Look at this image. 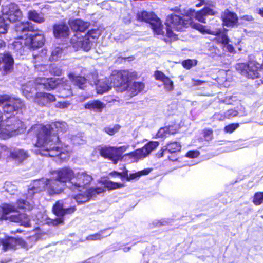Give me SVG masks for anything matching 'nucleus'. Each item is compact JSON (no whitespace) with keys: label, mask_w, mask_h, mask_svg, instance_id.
Here are the masks:
<instances>
[{"label":"nucleus","mask_w":263,"mask_h":263,"mask_svg":"<svg viewBox=\"0 0 263 263\" xmlns=\"http://www.w3.org/2000/svg\"><path fill=\"white\" fill-rule=\"evenodd\" d=\"M68 129L65 122H55L49 125H37L32 130L37 132L35 146L41 148V155L49 157L59 156L62 160H66L70 156V151L63 148L59 143V134H63Z\"/></svg>","instance_id":"nucleus-1"},{"label":"nucleus","mask_w":263,"mask_h":263,"mask_svg":"<svg viewBox=\"0 0 263 263\" xmlns=\"http://www.w3.org/2000/svg\"><path fill=\"white\" fill-rule=\"evenodd\" d=\"M59 87V97L66 98L72 95L71 86L66 80L59 78H45L39 77L35 81H30L22 87L23 94L27 98H34L37 90L42 89H53Z\"/></svg>","instance_id":"nucleus-2"},{"label":"nucleus","mask_w":263,"mask_h":263,"mask_svg":"<svg viewBox=\"0 0 263 263\" xmlns=\"http://www.w3.org/2000/svg\"><path fill=\"white\" fill-rule=\"evenodd\" d=\"M171 10L173 13L167 16L165 23L167 26L166 34L170 37L173 35L172 29L182 31L190 23V20L186 19L187 16L183 14L182 11L179 7H175Z\"/></svg>","instance_id":"nucleus-3"},{"label":"nucleus","mask_w":263,"mask_h":263,"mask_svg":"<svg viewBox=\"0 0 263 263\" xmlns=\"http://www.w3.org/2000/svg\"><path fill=\"white\" fill-rule=\"evenodd\" d=\"M23 124L15 118L3 121V116L0 112V138L7 139L23 132Z\"/></svg>","instance_id":"nucleus-4"},{"label":"nucleus","mask_w":263,"mask_h":263,"mask_svg":"<svg viewBox=\"0 0 263 263\" xmlns=\"http://www.w3.org/2000/svg\"><path fill=\"white\" fill-rule=\"evenodd\" d=\"M137 76V72L133 70L115 71L110 76V79L116 90L122 92L127 89L129 80Z\"/></svg>","instance_id":"nucleus-5"},{"label":"nucleus","mask_w":263,"mask_h":263,"mask_svg":"<svg viewBox=\"0 0 263 263\" xmlns=\"http://www.w3.org/2000/svg\"><path fill=\"white\" fill-rule=\"evenodd\" d=\"M2 215L1 218L9 219L14 222L19 223L26 227H30L31 222L27 215L25 213H18L16 208L13 205L5 204L2 206Z\"/></svg>","instance_id":"nucleus-6"},{"label":"nucleus","mask_w":263,"mask_h":263,"mask_svg":"<svg viewBox=\"0 0 263 263\" xmlns=\"http://www.w3.org/2000/svg\"><path fill=\"white\" fill-rule=\"evenodd\" d=\"M193 28L198 30L202 33H206L216 35L215 40L218 43H221L223 45V48L230 53H232L234 48L233 46L229 44L230 40L226 33H222L220 35L221 30L219 29H216L214 30H211L208 26H204L199 23H193L192 24Z\"/></svg>","instance_id":"nucleus-7"},{"label":"nucleus","mask_w":263,"mask_h":263,"mask_svg":"<svg viewBox=\"0 0 263 263\" xmlns=\"http://www.w3.org/2000/svg\"><path fill=\"white\" fill-rule=\"evenodd\" d=\"M32 27L30 25L28 22H21L15 25V30L17 39L13 43L11 47L17 52L22 54L25 47H27L24 42L26 41L25 33L30 32Z\"/></svg>","instance_id":"nucleus-8"},{"label":"nucleus","mask_w":263,"mask_h":263,"mask_svg":"<svg viewBox=\"0 0 263 263\" xmlns=\"http://www.w3.org/2000/svg\"><path fill=\"white\" fill-rule=\"evenodd\" d=\"M71 200V199H67L65 200L64 202L62 201L57 202L53 206L52 210L54 214L59 217L54 219H48L49 221L47 222L55 226L62 223L64 221L63 216L64 215L73 213L76 210L75 205H72L70 207H67L66 206L71 204L69 203V201Z\"/></svg>","instance_id":"nucleus-9"},{"label":"nucleus","mask_w":263,"mask_h":263,"mask_svg":"<svg viewBox=\"0 0 263 263\" xmlns=\"http://www.w3.org/2000/svg\"><path fill=\"white\" fill-rule=\"evenodd\" d=\"M236 69L242 75L252 79L259 78L261 72L260 64L254 61H250L247 64H237Z\"/></svg>","instance_id":"nucleus-10"},{"label":"nucleus","mask_w":263,"mask_h":263,"mask_svg":"<svg viewBox=\"0 0 263 263\" xmlns=\"http://www.w3.org/2000/svg\"><path fill=\"white\" fill-rule=\"evenodd\" d=\"M92 177L86 171H80L74 172V175L71 180V187L72 190H77L82 192L83 190L88 189L92 181Z\"/></svg>","instance_id":"nucleus-11"},{"label":"nucleus","mask_w":263,"mask_h":263,"mask_svg":"<svg viewBox=\"0 0 263 263\" xmlns=\"http://www.w3.org/2000/svg\"><path fill=\"white\" fill-rule=\"evenodd\" d=\"M137 18L139 21L148 23L155 33L158 35L163 34L164 31L161 22L153 13L145 11L139 12L137 14Z\"/></svg>","instance_id":"nucleus-12"},{"label":"nucleus","mask_w":263,"mask_h":263,"mask_svg":"<svg viewBox=\"0 0 263 263\" xmlns=\"http://www.w3.org/2000/svg\"><path fill=\"white\" fill-rule=\"evenodd\" d=\"M128 146H122L120 147H107L103 146L99 148V153L101 156L105 158H108L117 164L119 161L124 157L127 156H122V154L126 151Z\"/></svg>","instance_id":"nucleus-13"},{"label":"nucleus","mask_w":263,"mask_h":263,"mask_svg":"<svg viewBox=\"0 0 263 263\" xmlns=\"http://www.w3.org/2000/svg\"><path fill=\"white\" fill-rule=\"evenodd\" d=\"M6 114H12L22 109L24 107V102L19 98H12L8 95H0V105Z\"/></svg>","instance_id":"nucleus-14"},{"label":"nucleus","mask_w":263,"mask_h":263,"mask_svg":"<svg viewBox=\"0 0 263 263\" xmlns=\"http://www.w3.org/2000/svg\"><path fill=\"white\" fill-rule=\"evenodd\" d=\"M2 12L3 16L9 22L20 21L22 15L18 6L14 3L3 6Z\"/></svg>","instance_id":"nucleus-15"},{"label":"nucleus","mask_w":263,"mask_h":263,"mask_svg":"<svg viewBox=\"0 0 263 263\" xmlns=\"http://www.w3.org/2000/svg\"><path fill=\"white\" fill-rule=\"evenodd\" d=\"M51 176L54 179H57L59 182L71 187V180L74 175V172L69 167H65L51 172Z\"/></svg>","instance_id":"nucleus-16"},{"label":"nucleus","mask_w":263,"mask_h":263,"mask_svg":"<svg viewBox=\"0 0 263 263\" xmlns=\"http://www.w3.org/2000/svg\"><path fill=\"white\" fill-rule=\"evenodd\" d=\"M158 145L159 143L158 142L151 141L142 148L136 149L135 152L127 154L125 156L131 157L133 159V161H136L146 157L153 151L155 149Z\"/></svg>","instance_id":"nucleus-17"},{"label":"nucleus","mask_w":263,"mask_h":263,"mask_svg":"<svg viewBox=\"0 0 263 263\" xmlns=\"http://www.w3.org/2000/svg\"><path fill=\"white\" fill-rule=\"evenodd\" d=\"M29 32L25 33V36L26 37V41L24 44L28 48L35 49L42 47L44 43L45 39L42 32Z\"/></svg>","instance_id":"nucleus-18"},{"label":"nucleus","mask_w":263,"mask_h":263,"mask_svg":"<svg viewBox=\"0 0 263 263\" xmlns=\"http://www.w3.org/2000/svg\"><path fill=\"white\" fill-rule=\"evenodd\" d=\"M152 170V168H148L134 173L130 174L129 175L128 174V171L125 170L122 173L114 172L111 173L110 175L111 176L119 177L122 180H126L127 181H130L134 180H137L139 179L141 176L148 175Z\"/></svg>","instance_id":"nucleus-19"},{"label":"nucleus","mask_w":263,"mask_h":263,"mask_svg":"<svg viewBox=\"0 0 263 263\" xmlns=\"http://www.w3.org/2000/svg\"><path fill=\"white\" fill-rule=\"evenodd\" d=\"M85 192L79 193L73 196V201L78 204L83 203L88 201L93 196L101 193L104 190L102 188H89L85 189Z\"/></svg>","instance_id":"nucleus-20"},{"label":"nucleus","mask_w":263,"mask_h":263,"mask_svg":"<svg viewBox=\"0 0 263 263\" xmlns=\"http://www.w3.org/2000/svg\"><path fill=\"white\" fill-rule=\"evenodd\" d=\"M70 43L76 50L82 48L84 50L88 51L92 45V42L88 36H80L77 33L70 40Z\"/></svg>","instance_id":"nucleus-21"},{"label":"nucleus","mask_w":263,"mask_h":263,"mask_svg":"<svg viewBox=\"0 0 263 263\" xmlns=\"http://www.w3.org/2000/svg\"><path fill=\"white\" fill-rule=\"evenodd\" d=\"M46 186L47 178H43L40 179L34 180L29 186L27 194V199L28 200H31L33 195L45 190Z\"/></svg>","instance_id":"nucleus-22"},{"label":"nucleus","mask_w":263,"mask_h":263,"mask_svg":"<svg viewBox=\"0 0 263 263\" xmlns=\"http://www.w3.org/2000/svg\"><path fill=\"white\" fill-rule=\"evenodd\" d=\"M0 246H2L3 249L6 251L11 249H16L17 247H25V242L21 238L7 237L4 239L0 240Z\"/></svg>","instance_id":"nucleus-23"},{"label":"nucleus","mask_w":263,"mask_h":263,"mask_svg":"<svg viewBox=\"0 0 263 263\" xmlns=\"http://www.w3.org/2000/svg\"><path fill=\"white\" fill-rule=\"evenodd\" d=\"M64 184L59 182L57 179L52 178H47L46 190L50 195H54L61 193L64 190Z\"/></svg>","instance_id":"nucleus-24"},{"label":"nucleus","mask_w":263,"mask_h":263,"mask_svg":"<svg viewBox=\"0 0 263 263\" xmlns=\"http://www.w3.org/2000/svg\"><path fill=\"white\" fill-rule=\"evenodd\" d=\"M14 65V60L11 54L6 53L0 56V68H3V74L11 71Z\"/></svg>","instance_id":"nucleus-25"},{"label":"nucleus","mask_w":263,"mask_h":263,"mask_svg":"<svg viewBox=\"0 0 263 263\" xmlns=\"http://www.w3.org/2000/svg\"><path fill=\"white\" fill-rule=\"evenodd\" d=\"M34 102L38 105L44 106L54 102L55 97L54 95L43 92H37L33 98Z\"/></svg>","instance_id":"nucleus-26"},{"label":"nucleus","mask_w":263,"mask_h":263,"mask_svg":"<svg viewBox=\"0 0 263 263\" xmlns=\"http://www.w3.org/2000/svg\"><path fill=\"white\" fill-rule=\"evenodd\" d=\"M223 26L233 27L237 25L238 17L236 14L228 10H225L222 14Z\"/></svg>","instance_id":"nucleus-27"},{"label":"nucleus","mask_w":263,"mask_h":263,"mask_svg":"<svg viewBox=\"0 0 263 263\" xmlns=\"http://www.w3.org/2000/svg\"><path fill=\"white\" fill-rule=\"evenodd\" d=\"M10 157L16 164H21L26 160L29 155L28 152L23 149H16L10 154Z\"/></svg>","instance_id":"nucleus-28"},{"label":"nucleus","mask_w":263,"mask_h":263,"mask_svg":"<svg viewBox=\"0 0 263 263\" xmlns=\"http://www.w3.org/2000/svg\"><path fill=\"white\" fill-rule=\"evenodd\" d=\"M69 25L72 30L77 32L76 34H79L78 32H84L88 28L89 23L81 20H75L70 21Z\"/></svg>","instance_id":"nucleus-29"},{"label":"nucleus","mask_w":263,"mask_h":263,"mask_svg":"<svg viewBox=\"0 0 263 263\" xmlns=\"http://www.w3.org/2000/svg\"><path fill=\"white\" fill-rule=\"evenodd\" d=\"M105 104L96 100L88 102L85 104L84 107L96 112H101L105 107Z\"/></svg>","instance_id":"nucleus-30"},{"label":"nucleus","mask_w":263,"mask_h":263,"mask_svg":"<svg viewBox=\"0 0 263 263\" xmlns=\"http://www.w3.org/2000/svg\"><path fill=\"white\" fill-rule=\"evenodd\" d=\"M144 88V84L142 82H135L129 84L127 87V92L129 96L133 97L140 92Z\"/></svg>","instance_id":"nucleus-31"},{"label":"nucleus","mask_w":263,"mask_h":263,"mask_svg":"<svg viewBox=\"0 0 263 263\" xmlns=\"http://www.w3.org/2000/svg\"><path fill=\"white\" fill-rule=\"evenodd\" d=\"M181 146L177 142H172L168 143L166 146L161 148L162 152L159 154V157H162L164 153L168 152L170 153H175L180 151Z\"/></svg>","instance_id":"nucleus-32"},{"label":"nucleus","mask_w":263,"mask_h":263,"mask_svg":"<svg viewBox=\"0 0 263 263\" xmlns=\"http://www.w3.org/2000/svg\"><path fill=\"white\" fill-rule=\"evenodd\" d=\"M53 33L55 37H66L69 34V28L65 24L55 25Z\"/></svg>","instance_id":"nucleus-33"},{"label":"nucleus","mask_w":263,"mask_h":263,"mask_svg":"<svg viewBox=\"0 0 263 263\" xmlns=\"http://www.w3.org/2000/svg\"><path fill=\"white\" fill-rule=\"evenodd\" d=\"M214 14V10L209 7H204L202 10L196 13V18L199 22L205 23V17Z\"/></svg>","instance_id":"nucleus-34"},{"label":"nucleus","mask_w":263,"mask_h":263,"mask_svg":"<svg viewBox=\"0 0 263 263\" xmlns=\"http://www.w3.org/2000/svg\"><path fill=\"white\" fill-rule=\"evenodd\" d=\"M111 88L110 83L107 82V80H99L96 84L97 92L102 94L108 91Z\"/></svg>","instance_id":"nucleus-35"},{"label":"nucleus","mask_w":263,"mask_h":263,"mask_svg":"<svg viewBox=\"0 0 263 263\" xmlns=\"http://www.w3.org/2000/svg\"><path fill=\"white\" fill-rule=\"evenodd\" d=\"M69 78L74 85L81 89H84L86 86V80L84 77L81 76H75L73 73H69Z\"/></svg>","instance_id":"nucleus-36"},{"label":"nucleus","mask_w":263,"mask_h":263,"mask_svg":"<svg viewBox=\"0 0 263 263\" xmlns=\"http://www.w3.org/2000/svg\"><path fill=\"white\" fill-rule=\"evenodd\" d=\"M28 17L29 20L39 23H42L45 19L42 14L38 13L35 10H31L28 12Z\"/></svg>","instance_id":"nucleus-37"},{"label":"nucleus","mask_w":263,"mask_h":263,"mask_svg":"<svg viewBox=\"0 0 263 263\" xmlns=\"http://www.w3.org/2000/svg\"><path fill=\"white\" fill-rule=\"evenodd\" d=\"M16 205L18 209L30 210L33 208L34 202L20 199L17 201Z\"/></svg>","instance_id":"nucleus-38"},{"label":"nucleus","mask_w":263,"mask_h":263,"mask_svg":"<svg viewBox=\"0 0 263 263\" xmlns=\"http://www.w3.org/2000/svg\"><path fill=\"white\" fill-rule=\"evenodd\" d=\"M63 53V49L59 47H55L52 50L49 60L51 61H57L60 59Z\"/></svg>","instance_id":"nucleus-39"},{"label":"nucleus","mask_w":263,"mask_h":263,"mask_svg":"<svg viewBox=\"0 0 263 263\" xmlns=\"http://www.w3.org/2000/svg\"><path fill=\"white\" fill-rule=\"evenodd\" d=\"M106 230H101L98 233L88 236L86 239L89 241L99 240L102 238L110 235V233L104 235Z\"/></svg>","instance_id":"nucleus-40"},{"label":"nucleus","mask_w":263,"mask_h":263,"mask_svg":"<svg viewBox=\"0 0 263 263\" xmlns=\"http://www.w3.org/2000/svg\"><path fill=\"white\" fill-rule=\"evenodd\" d=\"M8 22L3 16H0V34H4L7 32Z\"/></svg>","instance_id":"nucleus-41"},{"label":"nucleus","mask_w":263,"mask_h":263,"mask_svg":"<svg viewBox=\"0 0 263 263\" xmlns=\"http://www.w3.org/2000/svg\"><path fill=\"white\" fill-rule=\"evenodd\" d=\"M105 186L109 190H115L121 188L124 186L123 184L114 182L111 181H107L105 183Z\"/></svg>","instance_id":"nucleus-42"},{"label":"nucleus","mask_w":263,"mask_h":263,"mask_svg":"<svg viewBox=\"0 0 263 263\" xmlns=\"http://www.w3.org/2000/svg\"><path fill=\"white\" fill-rule=\"evenodd\" d=\"M197 61L195 59H187L182 62V65L185 68L190 69L192 67L196 65Z\"/></svg>","instance_id":"nucleus-43"},{"label":"nucleus","mask_w":263,"mask_h":263,"mask_svg":"<svg viewBox=\"0 0 263 263\" xmlns=\"http://www.w3.org/2000/svg\"><path fill=\"white\" fill-rule=\"evenodd\" d=\"M263 202V192L256 193L254 196L253 202L255 205H259Z\"/></svg>","instance_id":"nucleus-44"},{"label":"nucleus","mask_w":263,"mask_h":263,"mask_svg":"<svg viewBox=\"0 0 263 263\" xmlns=\"http://www.w3.org/2000/svg\"><path fill=\"white\" fill-rule=\"evenodd\" d=\"M120 128V126L119 125H115L114 126H110L105 127L104 130L109 135H113L117 132H118Z\"/></svg>","instance_id":"nucleus-45"},{"label":"nucleus","mask_w":263,"mask_h":263,"mask_svg":"<svg viewBox=\"0 0 263 263\" xmlns=\"http://www.w3.org/2000/svg\"><path fill=\"white\" fill-rule=\"evenodd\" d=\"M164 86V88L167 91H172L174 89L173 82L168 77L165 78L162 82Z\"/></svg>","instance_id":"nucleus-46"},{"label":"nucleus","mask_w":263,"mask_h":263,"mask_svg":"<svg viewBox=\"0 0 263 263\" xmlns=\"http://www.w3.org/2000/svg\"><path fill=\"white\" fill-rule=\"evenodd\" d=\"M170 223V221L168 219H162L161 220H155L152 224L154 227H159L161 226H164L167 224Z\"/></svg>","instance_id":"nucleus-47"},{"label":"nucleus","mask_w":263,"mask_h":263,"mask_svg":"<svg viewBox=\"0 0 263 263\" xmlns=\"http://www.w3.org/2000/svg\"><path fill=\"white\" fill-rule=\"evenodd\" d=\"M239 127L238 124H231L224 127L226 133H232Z\"/></svg>","instance_id":"nucleus-48"},{"label":"nucleus","mask_w":263,"mask_h":263,"mask_svg":"<svg viewBox=\"0 0 263 263\" xmlns=\"http://www.w3.org/2000/svg\"><path fill=\"white\" fill-rule=\"evenodd\" d=\"M50 72L54 75L60 76L62 74V69L55 65H52L50 67Z\"/></svg>","instance_id":"nucleus-49"},{"label":"nucleus","mask_w":263,"mask_h":263,"mask_svg":"<svg viewBox=\"0 0 263 263\" xmlns=\"http://www.w3.org/2000/svg\"><path fill=\"white\" fill-rule=\"evenodd\" d=\"M224 113L226 119H229L235 117L238 115L237 111L233 109H229L225 111Z\"/></svg>","instance_id":"nucleus-50"},{"label":"nucleus","mask_w":263,"mask_h":263,"mask_svg":"<svg viewBox=\"0 0 263 263\" xmlns=\"http://www.w3.org/2000/svg\"><path fill=\"white\" fill-rule=\"evenodd\" d=\"M168 128L166 127L160 128L157 134V136L159 138H164L167 136L168 134Z\"/></svg>","instance_id":"nucleus-51"},{"label":"nucleus","mask_w":263,"mask_h":263,"mask_svg":"<svg viewBox=\"0 0 263 263\" xmlns=\"http://www.w3.org/2000/svg\"><path fill=\"white\" fill-rule=\"evenodd\" d=\"M99 35V31L98 30H91L89 31L86 35V36H88L89 39L91 37L93 39L98 37Z\"/></svg>","instance_id":"nucleus-52"},{"label":"nucleus","mask_w":263,"mask_h":263,"mask_svg":"<svg viewBox=\"0 0 263 263\" xmlns=\"http://www.w3.org/2000/svg\"><path fill=\"white\" fill-rule=\"evenodd\" d=\"M214 120L222 121L226 119L225 113L224 112H218L215 113L213 116Z\"/></svg>","instance_id":"nucleus-53"},{"label":"nucleus","mask_w":263,"mask_h":263,"mask_svg":"<svg viewBox=\"0 0 263 263\" xmlns=\"http://www.w3.org/2000/svg\"><path fill=\"white\" fill-rule=\"evenodd\" d=\"M154 76H155L156 79H157L158 80H160L162 82H163L164 81V80L165 79V78H166L167 77L166 76L164 75V74L163 73H162V72H161L160 71H156Z\"/></svg>","instance_id":"nucleus-54"},{"label":"nucleus","mask_w":263,"mask_h":263,"mask_svg":"<svg viewBox=\"0 0 263 263\" xmlns=\"http://www.w3.org/2000/svg\"><path fill=\"white\" fill-rule=\"evenodd\" d=\"M70 105L68 101L58 102L55 104V107L61 109L66 108Z\"/></svg>","instance_id":"nucleus-55"},{"label":"nucleus","mask_w":263,"mask_h":263,"mask_svg":"<svg viewBox=\"0 0 263 263\" xmlns=\"http://www.w3.org/2000/svg\"><path fill=\"white\" fill-rule=\"evenodd\" d=\"M199 155V152L198 151H189L185 156L189 158H194L197 157Z\"/></svg>","instance_id":"nucleus-56"},{"label":"nucleus","mask_w":263,"mask_h":263,"mask_svg":"<svg viewBox=\"0 0 263 263\" xmlns=\"http://www.w3.org/2000/svg\"><path fill=\"white\" fill-rule=\"evenodd\" d=\"M109 249L112 251H116L121 249V246L118 243H114L109 247Z\"/></svg>","instance_id":"nucleus-57"},{"label":"nucleus","mask_w":263,"mask_h":263,"mask_svg":"<svg viewBox=\"0 0 263 263\" xmlns=\"http://www.w3.org/2000/svg\"><path fill=\"white\" fill-rule=\"evenodd\" d=\"M34 67H35V69L38 71H44V69H47V66L35 64Z\"/></svg>","instance_id":"nucleus-58"},{"label":"nucleus","mask_w":263,"mask_h":263,"mask_svg":"<svg viewBox=\"0 0 263 263\" xmlns=\"http://www.w3.org/2000/svg\"><path fill=\"white\" fill-rule=\"evenodd\" d=\"M212 135V130L211 129H205L204 130V136L206 138H211Z\"/></svg>","instance_id":"nucleus-59"},{"label":"nucleus","mask_w":263,"mask_h":263,"mask_svg":"<svg viewBox=\"0 0 263 263\" xmlns=\"http://www.w3.org/2000/svg\"><path fill=\"white\" fill-rule=\"evenodd\" d=\"M46 50H42V54H41V55H34L33 54V55L34 57V59L38 60H40L42 58V55L43 54H46Z\"/></svg>","instance_id":"nucleus-60"},{"label":"nucleus","mask_w":263,"mask_h":263,"mask_svg":"<svg viewBox=\"0 0 263 263\" xmlns=\"http://www.w3.org/2000/svg\"><path fill=\"white\" fill-rule=\"evenodd\" d=\"M243 19L248 21H251L253 20V17L250 15H246L243 17Z\"/></svg>","instance_id":"nucleus-61"},{"label":"nucleus","mask_w":263,"mask_h":263,"mask_svg":"<svg viewBox=\"0 0 263 263\" xmlns=\"http://www.w3.org/2000/svg\"><path fill=\"white\" fill-rule=\"evenodd\" d=\"M5 46V42L0 38V48H2Z\"/></svg>","instance_id":"nucleus-62"},{"label":"nucleus","mask_w":263,"mask_h":263,"mask_svg":"<svg viewBox=\"0 0 263 263\" xmlns=\"http://www.w3.org/2000/svg\"><path fill=\"white\" fill-rule=\"evenodd\" d=\"M123 250L124 252H128L130 250V247H125L123 248Z\"/></svg>","instance_id":"nucleus-63"},{"label":"nucleus","mask_w":263,"mask_h":263,"mask_svg":"<svg viewBox=\"0 0 263 263\" xmlns=\"http://www.w3.org/2000/svg\"><path fill=\"white\" fill-rule=\"evenodd\" d=\"M0 148L4 151V152H7V147L5 146H1L0 145Z\"/></svg>","instance_id":"nucleus-64"}]
</instances>
